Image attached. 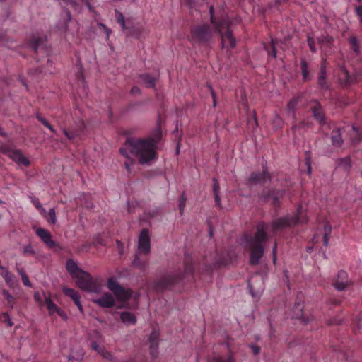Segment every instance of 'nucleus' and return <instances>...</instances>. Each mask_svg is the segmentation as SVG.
I'll list each match as a JSON object with an SVG mask.
<instances>
[{"mask_svg": "<svg viewBox=\"0 0 362 362\" xmlns=\"http://www.w3.org/2000/svg\"><path fill=\"white\" fill-rule=\"evenodd\" d=\"M209 235L210 237L214 235L213 228L211 224H209Z\"/></svg>", "mask_w": 362, "mask_h": 362, "instance_id": "e2e57ef3", "label": "nucleus"}, {"mask_svg": "<svg viewBox=\"0 0 362 362\" xmlns=\"http://www.w3.org/2000/svg\"><path fill=\"white\" fill-rule=\"evenodd\" d=\"M348 285L347 274L344 271H340L337 275L335 288L338 291H343Z\"/></svg>", "mask_w": 362, "mask_h": 362, "instance_id": "5701e85b", "label": "nucleus"}, {"mask_svg": "<svg viewBox=\"0 0 362 362\" xmlns=\"http://www.w3.org/2000/svg\"><path fill=\"white\" fill-rule=\"evenodd\" d=\"M186 202H187V197L185 196V192H182L179 198V200H178V202H179L178 208H179L180 214H183L184 209H185V206L186 204Z\"/></svg>", "mask_w": 362, "mask_h": 362, "instance_id": "ea45409f", "label": "nucleus"}, {"mask_svg": "<svg viewBox=\"0 0 362 362\" xmlns=\"http://www.w3.org/2000/svg\"><path fill=\"white\" fill-rule=\"evenodd\" d=\"M351 49L356 54L360 53V45L358 38L355 36H351L348 39Z\"/></svg>", "mask_w": 362, "mask_h": 362, "instance_id": "72a5a7b5", "label": "nucleus"}, {"mask_svg": "<svg viewBox=\"0 0 362 362\" xmlns=\"http://www.w3.org/2000/svg\"><path fill=\"white\" fill-rule=\"evenodd\" d=\"M269 224L260 223L257 226V232L252 237L251 234L245 233L240 238V244L245 249H264L265 243L269 239L267 230Z\"/></svg>", "mask_w": 362, "mask_h": 362, "instance_id": "20e7f679", "label": "nucleus"}, {"mask_svg": "<svg viewBox=\"0 0 362 362\" xmlns=\"http://www.w3.org/2000/svg\"><path fill=\"white\" fill-rule=\"evenodd\" d=\"M115 18L117 22L121 25L122 30L126 32V35L127 36H132L136 38H140L141 33L139 28H130L128 25L129 22H127V23H126L123 14L117 10L115 11Z\"/></svg>", "mask_w": 362, "mask_h": 362, "instance_id": "9b49d317", "label": "nucleus"}, {"mask_svg": "<svg viewBox=\"0 0 362 362\" xmlns=\"http://www.w3.org/2000/svg\"><path fill=\"white\" fill-rule=\"evenodd\" d=\"M310 109L312 111L315 119L320 123L322 131H324V128L326 126H327L329 129L330 128V124H327L322 107L317 101L315 100L311 102Z\"/></svg>", "mask_w": 362, "mask_h": 362, "instance_id": "9d476101", "label": "nucleus"}, {"mask_svg": "<svg viewBox=\"0 0 362 362\" xmlns=\"http://www.w3.org/2000/svg\"><path fill=\"white\" fill-rule=\"evenodd\" d=\"M276 121L278 122V125H279V127H281V124H282V122H281V118H280L279 116H276Z\"/></svg>", "mask_w": 362, "mask_h": 362, "instance_id": "338daca9", "label": "nucleus"}, {"mask_svg": "<svg viewBox=\"0 0 362 362\" xmlns=\"http://www.w3.org/2000/svg\"><path fill=\"white\" fill-rule=\"evenodd\" d=\"M3 317H4L7 320L8 326L11 327L13 325V322L10 320L7 313H4Z\"/></svg>", "mask_w": 362, "mask_h": 362, "instance_id": "13d9d810", "label": "nucleus"}, {"mask_svg": "<svg viewBox=\"0 0 362 362\" xmlns=\"http://www.w3.org/2000/svg\"><path fill=\"white\" fill-rule=\"evenodd\" d=\"M86 129V125L83 120L80 119L75 123V125L69 129L63 128L62 132L66 137L72 143L75 144L81 139Z\"/></svg>", "mask_w": 362, "mask_h": 362, "instance_id": "6e6552de", "label": "nucleus"}, {"mask_svg": "<svg viewBox=\"0 0 362 362\" xmlns=\"http://www.w3.org/2000/svg\"><path fill=\"white\" fill-rule=\"evenodd\" d=\"M157 78L150 74H142L139 76V82L148 88H156Z\"/></svg>", "mask_w": 362, "mask_h": 362, "instance_id": "a211bd4d", "label": "nucleus"}, {"mask_svg": "<svg viewBox=\"0 0 362 362\" xmlns=\"http://www.w3.org/2000/svg\"><path fill=\"white\" fill-rule=\"evenodd\" d=\"M352 129L356 134V136L351 138L353 143L362 141V133L359 132V131L355 127H352Z\"/></svg>", "mask_w": 362, "mask_h": 362, "instance_id": "c03bdc74", "label": "nucleus"}, {"mask_svg": "<svg viewBox=\"0 0 362 362\" xmlns=\"http://www.w3.org/2000/svg\"><path fill=\"white\" fill-rule=\"evenodd\" d=\"M158 338L159 332L156 329H153L149 337L151 354H153V346L155 345L156 348L158 346Z\"/></svg>", "mask_w": 362, "mask_h": 362, "instance_id": "2f4dec72", "label": "nucleus"}, {"mask_svg": "<svg viewBox=\"0 0 362 362\" xmlns=\"http://www.w3.org/2000/svg\"><path fill=\"white\" fill-rule=\"evenodd\" d=\"M250 263L256 264L263 255V250H251Z\"/></svg>", "mask_w": 362, "mask_h": 362, "instance_id": "e433bc0d", "label": "nucleus"}, {"mask_svg": "<svg viewBox=\"0 0 362 362\" xmlns=\"http://www.w3.org/2000/svg\"><path fill=\"white\" fill-rule=\"evenodd\" d=\"M214 362H235L234 357L230 354L227 358L223 359L221 358L215 359Z\"/></svg>", "mask_w": 362, "mask_h": 362, "instance_id": "8fccbe9b", "label": "nucleus"}, {"mask_svg": "<svg viewBox=\"0 0 362 362\" xmlns=\"http://www.w3.org/2000/svg\"><path fill=\"white\" fill-rule=\"evenodd\" d=\"M1 275L5 279V281L10 287H14L16 284V280L14 276L7 271L5 268L4 270H1Z\"/></svg>", "mask_w": 362, "mask_h": 362, "instance_id": "7c9ffc66", "label": "nucleus"}, {"mask_svg": "<svg viewBox=\"0 0 362 362\" xmlns=\"http://www.w3.org/2000/svg\"><path fill=\"white\" fill-rule=\"evenodd\" d=\"M34 299L35 300L39 303L40 306H41L43 303L42 298L39 292H35L34 293Z\"/></svg>", "mask_w": 362, "mask_h": 362, "instance_id": "3c124183", "label": "nucleus"}, {"mask_svg": "<svg viewBox=\"0 0 362 362\" xmlns=\"http://www.w3.org/2000/svg\"><path fill=\"white\" fill-rule=\"evenodd\" d=\"M107 287L111 291L118 301L126 302L131 296V291L124 289L115 277H110L107 281Z\"/></svg>", "mask_w": 362, "mask_h": 362, "instance_id": "0eeeda50", "label": "nucleus"}, {"mask_svg": "<svg viewBox=\"0 0 362 362\" xmlns=\"http://www.w3.org/2000/svg\"><path fill=\"white\" fill-rule=\"evenodd\" d=\"M36 234L47 247H52L54 246L55 243L53 241L51 233L49 230L39 228L36 230Z\"/></svg>", "mask_w": 362, "mask_h": 362, "instance_id": "f3484780", "label": "nucleus"}, {"mask_svg": "<svg viewBox=\"0 0 362 362\" xmlns=\"http://www.w3.org/2000/svg\"><path fill=\"white\" fill-rule=\"evenodd\" d=\"M45 302L47 305V310L49 311V315H53L54 314H57L60 316L63 320H66L67 319V315L66 313L59 309L57 305L52 302L50 297L44 293Z\"/></svg>", "mask_w": 362, "mask_h": 362, "instance_id": "4468645a", "label": "nucleus"}, {"mask_svg": "<svg viewBox=\"0 0 362 362\" xmlns=\"http://www.w3.org/2000/svg\"><path fill=\"white\" fill-rule=\"evenodd\" d=\"M213 194L214 196L216 206L221 209V196H220V185L216 178H213Z\"/></svg>", "mask_w": 362, "mask_h": 362, "instance_id": "b1692460", "label": "nucleus"}, {"mask_svg": "<svg viewBox=\"0 0 362 362\" xmlns=\"http://www.w3.org/2000/svg\"><path fill=\"white\" fill-rule=\"evenodd\" d=\"M63 291L67 296H69L74 300L80 312L83 313V309L80 301V296L78 293L75 290L66 287L63 288Z\"/></svg>", "mask_w": 362, "mask_h": 362, "instance_id": "6ab92c4d", "label": "nucleus"}, {"mask_svg": "<svg viewBox=\"0 0 362 362\" xmlns=\"http://www.w3.org/2000/svg\"><path fill=\"white\" fill-rule=\"evenodd\" d=\"M331 140L334 146L340 147L343 144V139L341 138L340 129H337L332 131Z\"/></svg>", "mask_w": 362, "mask_h": 362, "instance_id": "c85d7f7f", "label": "nucleus"}, {"mask_svg": "<svg viewBox=\"0 0 362 362\" xmlns=\"http://www.w3.org/2000/svg\"><path fill=\"white\" fill-rule=\"evenodd\" d=\"M339 81L341 85L346 86L352 83L353 78L346 69L342 68L339 74Z\"/></svg>", "mask_w": 362, "mask_h": 362, "instance_id": "393cba45", "label": "nucleus"}, {"mask_svg": "<svg viewBox=\"0 0 362 362\" xmlns=\"http://www.w3.org/2000/svg\"><path fill=\"white\" fill-rule=\"evenodd\" d=\"M45 216H46V218L50 224L56 223L57 218L54 209H49V212L47 214L46 213Z\"/></svg>", "mask_w": 362, "mask_h": 362, "instance_id": "58836bf2", "label": "nucleus"}, {"mask_svg": "<svg viewBox=\"0 0 362 362\" xmlns=\"http://www.w3.org/2000/svg\"><path fill=\"white\" fill-rule=\"evenodd\" d=\"M36 118L43 125H45L47 128H48L52 132H53V133L56 132V131L53 128V127L43 117H42L40 114H37Z\"/></svg>", "mask_w": 362, "mask_h": 362, "instance_id": "a19ab883", "label": "nucleus"}, {"mask_svg": "<svg viewBox=\"0 0 362 362\" xmlns=\"http://www.w3.org/2000/svg\"><path fill=\"white\" fill-rule=\"evenodd\" d=\"M317 86L322 90H327L328 88V83L327 82V72L324 71H320L317 76Z\"/></svg>", "mask_w": 362, "mask_h": 362, "instance_id": "473e14b6", "label": "nucleus"}, {"mask_svg": "<svg viewBox=\"0 0 362 362\" xmlns=\"http://www.w3.org/2000/svg\"><path fill=\"white\" fill-rule=\"evenodd\" d=\"M94 335L95 336V340L93 338L90 339L91 349L94 350L103 358L109 361H112L114 358L112 354L107 351L105 346L102 344L103 341L102 335L100 334L98 332H95Z\"/></svg>", "mask_w": 362, "mask_h": 362, "instance_id": "1a4fd4ad", "label": "nucleus"}, {"mask_svg": "<svg viewBox=\"0 0 362 362\" xmlns=\"http://www.w3.org/2000/svg\"><path fill=\"white\" fill-rule=\"evenodd\" d=\"M247 126L250 129L255 130L258 127V122L256 112H253L252 117L247 119Z\"/></svg>", "mask_w": 362, "mask_h": 362, "instance_id": "4c0bfd02", "label": "nucleus"}, {"mask_svg": "<svg viewBox=\"0 0 362 362\" xmlns=\"http://www.w3.org/2000/svg\"><path fill=\"white\" fill-rule=\"evenodd\" d=\"M138 249H150V238L147 229H143L140 233Z\"/></svg>", "mask_w": 362, "mask_h": 362, "instance_id": "412c9836", "label": "nucleus"}, {"mask_svg": "<svg viewBox=\"0 0 362 362\" xmlns=\"http://www.w3.org/2000/svg\"><path fill=\"white\" fill-rule=\"evenodd\" d=\"M211 95L213 98L214 107H216V100L215 93L213 90H211Z\"/></svg>", "mask_w": 362, "mask_h": 362, "instance_id": "680f3d73", "label": "nucleus"}, {"mask_svg": "<svg viewBox=\"0 0 362 362\" xmlns=\"http://www.w3.org/2000/svg\"><path fill=\"white\" fill-rule=\"evenodd\" d=\"M210 22L199 24L191 28L189 40L194 45L206 46L212 41L214 33L219 34L223 48L232 49L236 46V40L231 29V21L226 15H216L213 6L209 8Z\"/></svg>", "mask_w": 362, "mask_h": 362, "instance_id": "f257e3e1", "label": "nucleus"}, {"mask_svg": "<svg viewBox=\"0 0 362 362\" xmlns=\"http://www.w3.org/2000/svg\"><path fill=\"white\" fill-rule=\"evenodd\" d=\"M132 95L139 94L141 93V90L138 86H133L130 90Z\"/></svg>", "mask_w": 362, "mask_h": 362, "instance_id": "5fc2aeb1", "label": "nucleus"}, {"mask_svg": "<svg viewBox=\"0 0 362 362\" xmlns=\"http://www.w3.org/2000/svg\"><path fill=\"white\" fill-rule=\"evenodd\" d=\"M105 245V239L103 235L98 234L91 238V239L84 246L85 247H97Z\"/></svg>", "mask_w": 362, "mask_h": 362, "instance_id": "a878e982", "label": "nucleus"}, {"mask_svg": "<svg viewBox=\"0 0 362 362\" xmlns=\"http://www.w3.org/2000/svg\"><path fill=\"white\" fill-rule=\"evenodd\" d=\"M249 289H250V294L253 297L259 296L262 292V288H259L257 291H255L254 286L250 285V284H249Z\"/></svg>", "mask_w": 362, "mask_h": 362, "instance_id": "09e8293b", "label": "nucleus"}, {"mask_svg": "<svg viewBox=\"0 0 362 362\" xmlns=\"http://www.w3.org/2000/svg\"><path fill=\"white\" fill-rule=\"evenodd\" d=\"M300 70L302 75L303 82H308L312 79V74H310L308 63L305 59H301L300 62Z\"/></svg>", "mask_w": 362, "mask_h": 362, "instance_id": "4be33fe9", "label": "nucleus"}, {"mask_svg": "<svg viewBox=\"0 0 362 362\" xmlns=\"http://www.w3.org/2000/svg\"><path fill=\"white\" fill-rule=\"evenodd\" d=\"M357 326L359 329H362V317L359 320Z\"/></svg>", "mask_w": 362, "mask_h": 362, "instance_id": "774afa93", "label": "nucleus"}, {"mask_svg": "<svg viewBox=\"0 0 362 362\" xmlns=\"http://www.w3.org/2000/svg\"><path fill=\"white\" fill-rule=\"evenodd\" d=\"M45 39L42 37H33L29 42V47L34 53H37V50L40 47H43Z\"/></svg>", "mask_w": 362, "mask_h": 362, "instance_id": "cd10ccee", "label": "nucleus"}, {"mask_svg": "<svg viewBox=\"0 0 362 362\" xmlns=\"http://www.w3.org/2000/svg\"><path fill=\"white\" fill-rule=\"evenodd\" d=\"M305 164L308 167V173L310 174L312 168H311L310 160L309 158H306Z\"/></svg>", "mask_w": 362, "mask_h": 362, "instance_id": "6e6d98bb", "label": "nucleus"}, {"mask_svg": "<svg viewBox=\"0 0 362 362\" xmlns=\"http://www.w3.org/2000/svg\"><path fill=\"white\" fill-rule=\"evenodd\" d=\"M162 133L158 129L153 136L148 138L128 137L122 147L119 148L120 153L127 158L124 166L128 173L135 163L134 158H130L129 154L136 157L140 164H146L158 157L157 145L161 140Z\"/></svg>", "mask_w": 362, "mask_h": 362, "instance_id": "f03ea898", "label": "nucleus"}, {"mask_svg": "<svg viewBox=\"0 0 362 362\" xmlns=\"http://www.w3.org/2000/svg\"><path fill=\"white\" fill-rule=\"evenodd\" d=\"M308 218L303 214L301 206H299L293 215L288 214L285 216L274 220L271 223V230L274 235L287 228L295 227L299 223H306Z\"/></svg>", "mask_w": 362, "mask_h": 362, "instance_id": "7ed1b4c3", "label": "nucleus"}, {"mask_svg": "<svg viewBox=\"0 0 362 362\" xmlns=\"http://www.w3.org/2000/svg\"><path fill=\"white\" fill-rule=\"evenodd\" d=\"M332 231L331 225L326 222L323 225V228L321 230H318L314 235L313 240L314 243L319 242V239L321 237L323 242V246L328 247L329 237Z\"/></svg>", "mask_w": 362, "mask_h": 362, "instance_id": "ddd939ff", "label": "nucleus"}, {"mask_svg": "<svg viewBox=\"0 0 362 362\" xmlns=\"http://www.w3.org/2000/svg\"><path fill=\"white\" fill-rule=\"evenodd\" d=\"M92 300L103 308H109L115 305L114 296L110 293H105L100 298H93Z\"/></svg>", "mask_w": 362, "mask_h": 362, "instance_id": "2eb2a0df", "label": "nucleus"}, {"mask_svg": "<svg viewBox=\"0 0 362 362\" xmlns=\"http://www.w3.org/2000/svg\"><path fill=\"white\" fill-rule=\"evenodd\" d=\"M264 199L267 202H271V204L276 206L279 204V198L281 197L284 194L283 191H276L274 189L269 190L268 192L263 191L262 192Z\"/></svg>", "mask_w": 362, "mask_h": 362, "instance_id": "dca6fc26", "label": "nucleus"}, {"mask_svg": "<svg viewBox=\"0 0 362 362\" xmlns=\"http://www.w3.org/2000/svg\"><path fill=\"white\" fill-rule=\"evenodd\" d=\"M32 203L35 206L37 209H38L42 215L46 214V210L42 206L39 199L36 197H33L31 199Z\"/></svg>", "mask_w": 362, "mask_h": 362, "instance_id": "79ce46f5", "label": "nucleus"}, {"mask_svg": "<svg viewBox=\"0 0 362 362\" xmlns=\"http://www.w3.org/2000/svg\"><path fill=\"white\" fill-rule=\"evenodd\" d=\"M98 27L103 28V30H104V33L106 35V40H109L110 35L112 33L111 30L109 28H107L104 23H101V22H98Z\"/></svg>", "mask_w": 362, "mask_h": 362, "instance_id": "de8ad7c7", "label": "nucleus"}, {"mask_svg": "<svg viewBox=\"0 0 362 362\" xmlns=\"http://www.w3.org/2000/svg\"><path fill=\"white\" fill-rule=\"evenodd\" d=\"M66 269L73 279L78 277L80 274H81V273L84 272L78 267L76 262L71 259H69L66 262Z\"/></svg>", "mask_w": 362, "mask_h": 362, "instance_id": "aec40b11", "label": "nucleus"}, {"mask_svg": "<svg viewBox=\"0 0 362 362\" xmlns=\"http://www.w3.org/2000/svg\"><path fill=\"white\" fill-rule=\"evenodd\" d=\"M355 13L358 17V21L362 27V5L356 6L354 8Z\"/></svg>", "mask_w": 362, "mask_h": 362, "instance_id": "49530a36", "label": "nucleus"}, {"mask_svg": "<svg viewBox=\"0 0 362 362\" xmlns=\"http://www.w3.org/2000/svg\"><path fill=\"white\" fill-rule=\"evenodd\" d=\"M21 278H22L23 283L24 284L25 286H28V287H30L32 286V284H31L30 281H29L28 277L27 276L26 274H23V277H21Z\"/></svg>", "mask_w": 362, "mask_h": 362, "instance_id": "864d4df0", "label": "nucleus"}, {"mask_svg": "<svg viewBox=\"0 0 362 362\" xmlns=\"http://www.w3.org/2000/svg\"><path fill=\"white\" fill-rule=\"evenodd\" d=\"M252 348V352L255 354H257L259 352V347L256 346H251Z\"/></svg>", "mask_w": 362, "mask_h": 362, "instance_id": "bf43d9fd", "label": "nucleus"}, {"mask_svg": "<svg viewBox=\"0 0 362 362\" xmlns=\"http://www.w3.org/2000/svg\"><path fill=\"white\" fill-rule=\"evenodd\" d=\"M148 251L149 250H138V252L136 254V257H135V259H134V264H136V265H139L140 264V262L139 260V258L140 257H143L144 256H146L147 254L148 253Z\"/></svg>", "mask_w": 362, "mask_h": 362, "instance_id": "37998d69", "label": "nucleus"}, {"mask_svg": "<svg viewBox=\"0 0 362 362\" xmlns=\"http://www.w3.org/2000/svg\"><path fill=\"white\" fill-rule=\"evenodd\" d=\"M3 294L9 302H11V300L13 299V296L7 291H4Z\"/></svg>", "mask_w": 362, "mask_h": 362, "instance_id": "4d7b16f0", "label": "nucleus"}, {"mask_svg": "<svg viewBox=\"0 0 362 362\" xmlns=\"http://www.w3.org/2000/svg\"><path fill=\"white\" fill-rule=\"evenodd\" d=\"M262 172H252L247 179V183L250 185H257L259 183L264 184L267 180H271V175L267 171L265 165L262 166Z\"/></svg>", "mask_w": 362, "mask_h": 362, "instance_id": "f8f14e48", "label": "nucleus"}, {"mask_svg": "<svg viewBox=\"0 0 362 362\" xmlns=\"http://www.w3.org/2000/svg\"><path fill=\"white\" fill-rule=\"evenodd\" d=\"M86 6L90 12H95L93 7L90 5V4L88 1L86 2Z\"/></svg>", "mask_w": 362, "mask_h": 362, "instance_id": "0e129e2a", "label": "nucleus"}, {"mask_svg": "<svg viewBox=\"0 0 362 362\" xmlns=\"http://www.w3.org/2000/svg\"><path fill=\"white\" fill-rule=\"evenodd\" d=\"M0 153L8 156L18 165L28 166L30 164V160L24 156L21 150L13 148L9 144H0Z\"/></svg>", "mask_w": 362, "mask_h": 362, "instance_id": "423d86ee", "label": "nucleus"}, {"mask_svg": "<svg viewBox=\"0 0 362 362\" xmlns=\"http://www.w3.org/2000/svg\"><path fill=\"white\" fill-rule=\"evenodd\" d=\"M77 286L82 290L92 294H98L102 291L103 285L96 279H93L86 272H83L74 279Z\"/></svg>", "mask_w": 362, "mask_h": 362, "instance_id": "39448f33", "label": "nucleus"}, {"mask_svg": "<svg viewBox=\"0 0 362 362\" xmlns=\"http://www.w3.org/2000/svg\"><path fill=\"white\" fill-rule=\"evenodd\" d=\"M299 100H300V97H298V96L293 97V98H291L289 100V102L288 103V104L286 105L287 110L289 112H291L293 113V116L295 115V110L299 103Z\"/></svg>", "mask_w": 362, "mask_h": 362, "instance_id": "f704fd0d", "label": "nucleus"}, {"mask_svg": "<svg viewBox=\"0 0 362 362\" xmlns=\"http://www.w3.org/2000/svg\"><path fill=\"white\" fill-rule=\"evenodd\" d=\"M276 42H277L276 40L272 38L269 42L264 44V49L267 51L269 57H271L273 58L276 57Z\"/></svg>", "mask_w": 362, "mask_h": 362, "instance_id": "bb28decb", "label": "nucleus"}, {"mask_svg": "<svg viewBox=\"0 0 362 362\" xmlns=\"http://www.w3.org/2000/svg\"><path fill=\"white\" fill-rule=\"evenodd\" d=\"M307 42H308V45L309 46V47H310V51L313 53H315L316 51H317V49H316V47H315L314 39L312 37H310V36H308Z\"/></svg>", "mask_w": 362, "mask_h": 362, "instance_id": "a18cd8bd", "label": "nucleus"}, {"mask_svg": "<svg viewBox=\"0 0 362 362\" xmlns=\"http://www.w3.org/2000/svg\"><path fill=\"white\" fill-rule=\"evenodd\" d=\"M324 71V72H327L326 71V62L324 61L321 63V65H320V71Z\"/></svg>", "mask_w": 362, "mask_h": 362, "instance_id": "052dcab7", "label": "nucleus"}, {"mask_svg": "<svg viewBox=\"0 0 362 362\" xmlns=\"http://www.w3.org/2000/svg\"><path fill=\"white\" fill-rule=\"evenodd\" d=\"M66 4L74 9H77V7L78 6V4L76 0H66Z\"/></svg>", "mask_w": 362, "mask_h": 362, "instance_id": "603ef678", "label": "nucleus"}, {"mask_svg": "<svg viewBox=\"0 0 362 362\" xmlns=\"http://www.w3.org/2000/svg\"><path fill=\"white\" fill-rule=\"evenodd\" d=\"M153 354H151L153 357H156L158 354V346L156 348V346H153Z\"/></svg>", "mask_w": 362, "mask_h": 362, "instance_id": "69168bd1", "label": "nucleus"}, {"mask_svg": "<svg viewBox=\"0 0 362 362\" xmlns=\"http://www.w3.org/2000/svg\"><path fill=\"white\" fill-rule=\"evenodd\" d=\"M121 320L127 325H131L136 323V317L130 312H123L121 313Z\"/></svg>", "mask_w": 362, "mask_h": 362, "instance_id": "c756f323", "label": "nucleus"}, {"mask_svg": "<svg viewBox=\"0 0 362 362\" xmlns=\"http://www.w3.org/2000/svg\"><path fill=\"white\" fill-rule=\"evenodd\" d=\"M337 163L338 165L345 170H349L351 167V160L349 156L339 159Z\"/></svg>", "mask_w": 362, "mask_h": 362, "instance_id": "c9c22d12", "label": "nucleus"}]
</instances>
